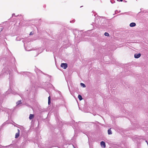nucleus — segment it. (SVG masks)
Returning <instances> with one entry per match:
<instances>
[{"label":"nucleus","mask_w":148,"mask_h":148,"mask_svg":"<svg viewBox=\"0 0 148 148\" xmlns=\"http://www.w3.org/2000/svg\"><path fill=\"white\" fill-rule=\"evenodd\" d=\"M0 30L1 31H2V30H3V28H0Z\"/></svg>","instance_id":"nucleus-15"},{"label":"nucleus","mask_w":148,"mask_h":148,"mask_svg":"<svg viewBox=\"0 0 148 148\" xmlns=\"http://www.w3.org/2000/svg\"><path fill=\"white\" fill-rule=\"evenodd\" d=\"M34 34V32H30V35H32V34Z\"/></svg>","instance_id":"nucleus-13"},{"label":"nucleus","mask_w":148,"mask_h":148,"mask_svg":"<svg viewBox=\"0 0 148 148\" xmlns=\"http://www.w3.org/2000/svg\"><path fill=\"white\" fill-rule=\"evenodd\" d=\"M18 132L17 133H16L15 134V138H17L19 136L20 134V130L18 129Z\"/></svg>","instance_id":"nucleus-2"},{"label":"nucleus","mask_w":148,"mask_h":148,"mask_svg":"<svg viewBox=\"0 0 148 148\" xmlns=\"http://www.w3.org/2000/svg\"><path fill=\"white\" fill-rule=\"evenodd\" d=\"M14 14H13L12 15V16H13V15H14Z\"/></svg>","instance_id":"nucleus-16"},{"label":"nucleus","mask_w":148,"mask_h":148,"mask_svg":"<svg viewBox=\"0 0 148 148\" xmlns=\"http://www.w3.org/2000/svg\"><path fill=\"white\" fill-rule=\"evenodd\" d=\"M60 66L64 69H66L67 68L68 65L66 63H62L61 64Z\"/></svg>","instance_id":"nucleus-1"},{"label":"nucleus","mask_w":148,"mask_h":148,"mask_svg":"<svg viewBox=\"0 0 148 148\" xmlns=\"http://www.w3.org/2000/svg\"><path fill=\"white\" fill-rule=\"evenodd\" d=\"M78 97L79 98V100L81 101L82 99V98L81 95H78Z\"/></svg>","instance_id":"nucleus-9"},{"label":"nucleus","mask_w":148,"mask_h":148,"mask_svg":"<svg viewBox=\"0 0 148 148\" xmlns=\"http://www.w3.org/2000/svg\"><path fill=\"white\" fill-rule=\"evenodd\" d=\"M141 56V54L140 53L137 54H134V57L135 58H139Z\"/></svg>","instance_id":"nucleus-3"},{"label":"nucleus","mask_w":148,"mask_h":148,"mask_svg":"<svg viewBox=\"0 0 148 148\" xmlns=\"http://www.w3.org/2000/svg\"><path fill=\"white\" fill-rule=\"evenodd\" d=\"M34 114H31L29 115V118L30 120H31L34 118Z\"/></svg>","instance_id":"nucleus-6"},{"label":"nucleus","mask_w":148,"mask_h":148,"mask_svg":"<svg viewBox=\"0 0 148 148\" xmlns=\"http://www.w3.org/2000/svg\"><path fill=\"white\" fill-rule=\"evenodd\" d=\"M104 35L106 36H108L109 35V34L107 32H105L104 34Z\"/></svg>","instance_id":"nucleus-12"},{"label":"nucleus","mask_w":148,"mask_h":148,"mask_svg":"<svg viewBox=\"0 0 148 148\" xmlns=\"http://www.w3.org/2000/svg\"><path fill=\"white\" fill-rule=\"evenodd\" d=\"M136 25V23H131L130 25V26L131 27H134Z\"/></svg>","instance_id":"nucleus-5"},{"label":"nucleus","mask_w":148,"mask_h":148,"mask_svg":"<svg viewBox=\"0 0 148 148\" xmlns=\"http://www.w3.org/2000/svg\"><path fill=\"white\" fill-rule=\"evenodd\" d=\"M80 85L83 86V87L84 88V87H86V86L83 83H80Z\"/></svg>","instance_id":"nucleus-10"},{"label":"nucleus","mask_w":148,"mask_h":148,"mask_svg":"<svg viewBox=\"0 0 148 148\" xmlns=\"http://www.w3.org/2000/svg\"><path fill=\"white\" fill-rule=\"evenodd\" d=\"M118 1H122L123 0H117Z\"/></svg>","instance_id":"nucleus-14"},{"label":"nucleus","mask_w":148,"mask_h":148,"mask_svg":"<svg viewBox=\"0 0 148 148\" xmlns=\"http://www.w3.org/2000/svg\"><path fill=\"white\" fill-rule=\"evenodd\" d=\"M100 145H101V147H103L104 148H105V147H106V144H105V143L103 141H101V143H100Z\"/></svg>","instance_id":"nucleus-4"},{"label":"nucleus","mask_w":148,"mask_h":148,"mask_svg":"<svg viewBox=\"0 0 148 148\" xmlns=\"http://www.w3.org/2000/svg\"><path fill=\"white\" fill-rule=\"evenodd\" d=\"M25 50H26V51H27V50L26 49H25ZM29 51V50H27V51Z\"/></svg>","instance_id":"nucleus-17"},{"label":"nucleus","mask_w":148,"mask_h":148,"mask_svg":"<svg viewBox=\"0 0 148 148\" xmlns=\"http://www.w3.org/2000/svg\"><path fill=\"white\" fill-rule=\"evenodd\" d=\"M48 104H49V103H50V97L49 96L48 98Z\"/></svg>","instance_id":"nucleus-11"},{"label":"nucleus","mask_w":148,"mask_h":148,"mask_svg":"<svg viewBox=\"0 0 148 148\" xmlns=\"http://www.w3.org/2000/svg\"><path fill=\"white\" fill-rule=\"evenodd\" d=\"M21 103H22V102H21V100L18 101L16 103V104L17 106L19 104H21Z\"/></svg>","instance_id":"nucleus-7"},{"label":"nucleus","mask_w":148,"mask_h":148,"mask_svg":"<svg viewBox=\"0 0 148 148\" xmlns=\"http://www.w3.org/2000/svg\"><path fill=\"white\" fill-rule=\"evenodd\" d=\"M111 128L108 130V134H112V131L111 130Z\"/></svg>","instance_id":"nucleus-8"}]
</instances>
